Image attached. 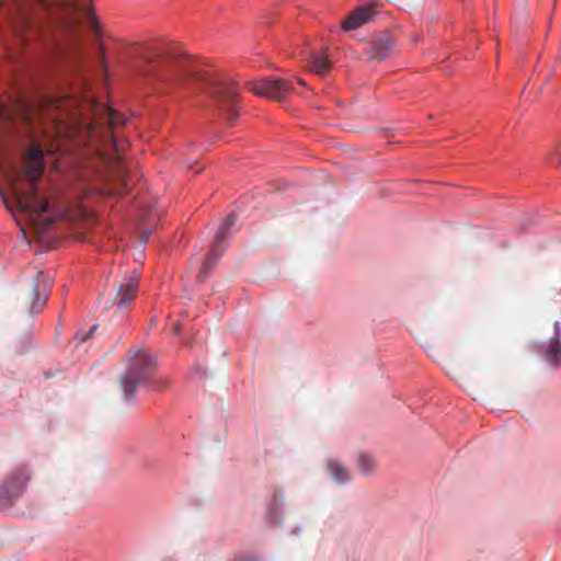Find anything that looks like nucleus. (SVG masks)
I'll list each match as a JSON object with an SVG mask.
<instances>
[{
  "label": "nucleus",
  "instance_id": "nucleus-1",
  "mask_svg": "<svg viewBox=\"0 0 561 561\" xmlns=\"http://www.w3.org/2000/svg\"><path fill=\"white\" fill-rule=\"evenodd\" d=\"M139 75L165 90L181 87L186 80H192L213 96L219 114L228 123L238 117L237 88L214 72L202 73L190 57L175 49L162 48L147 55Z\"/></svg>",
  "mask_w": 561,
  "mask_h": 561
},
{
  "label": "nucleus",
  "instance_id": "nucleus-2",
  "mask_svg": "<svg viewBox=\"0 0 561 561\" xmlns=\"http://www.w3.org/2000/svg\"><path fill=\"white\" fill-rule=\"evenodd\" d=\"M11 23L20 44L51 26L76 28L84 24L95 34L99 23L90 0H14Z\"/></svg>",
  "mask_w": 561,
  "mask_h": 561
},
{
  "label": "nucleus",
  "instance_id": "nucleus-3",
  "mask_svg": "<svg viewBox=\"0 0 561 561\" xmlns=\"http://www.w3.org/2000/svg\"><path fill=\"white\" fill-rule=\"evenodd\" d=\"M44 151L32 148L24 161V170L15 171L9 179L12 198L0 188V198L9 211L18 208L35 224L42 214L49 209L48 202L43 198L36 187L42 178Z\"/></svg>",
  "mask_w": 561,
  "mask_h": 561
},
{
  "label": "nucleus",
  "instance_id": "nucleus-4",
  "mask_svg": "<svg viewBox=\"0 0 561 561\" xmlns=\"http://www.w3.org/2000/svg\"><path fill=\"white\" fill-rule=\"evenodd\" d=\"M123 114L103 104L93 105V119L88 126V138L92 146L101 150L103 160L126 186V171L121 147L117 142V128L125 125Z\"/></svg>",
  "mask_w": 561,
  "mask_h": 561
},
{
  "label": "nucleus",
  "instance_id": "nucleus-5",
  "mask_svg": "<svg viewBox=\"0 0 561 561\" xmlns=\"http://www.w3.org/2000/svg\"><path fill=\"white\" fill-rule=\"evenodd\" d=\"M126 371L122 375L119 383L124 398L133 399L137 387L149 380L150 371L156 366V358L147 348H130L126 354Z\"/></svg>",
  "mask_w": 561,
  "mask_h": 561
},
{
  "label": "nucleus",
  "instance_id": "nucleus-6",
  "mask_svg": "<svg viewBox=\"0 0 561 561\" xmlns=\"http://www.w3.org/2000/svg\"><path fill=\"white\" fill-rule=\"evenodd\" d=\"M237 216L229 214L219 227L206 259L201 267L198 279L201 282L208 275L210 270L217 264L219 257L225 251V241L230 237L231 228L236 225Z\"/></svg>",
  "mask_w": 561,
  "mask_h": 561
},
{
  "label": "nucleus",
  "instance_id": "nucleus-7",
  "mask_svg": "<svg viewBox=\"0 0 561 561\" xmlns=\"http://www.w3.org/2000/svg\"><path fill=\"white\" fill-rule=\"evenodd\" d=\"M237 216L229 214L219 227L206 259L201 267L198 279L201 282L208 275L210 270L217 264L219 257L225 251V241L230 237L231 228L236 225Z\"/></svg>",
  "mask_w": 561,
  "mask_h": 561
},
{
  "label": "nucleus",
  "instance_id": "nucleus-8",
  "mask_svg": "<svg viewBox=\"0 0 561 561\" xmlns=\"http://www.w3.org/2000/svg\"><path fill=\"white\" fill-rule=\"evenodd\" d=\"M248 87L254 94L265 96L274 101H283L295 91L293 83L283 78L261 79L249 82Z\"/></svg>",
  "mask_w": 561,
  "mask_h": 561
},
{
  "label": "nucleus",
  "instance_id": "nucleus-9",
  "mask_svg": "<svg viewBox=\"0 0 561 561\" xmlns=\"http://www.w3.org/2000/svg\"><path fill=\"white\" fill-rule=\"evenodd\" d=\"M49 290L50 284L48 277L43 272H37L31 291L26 298L27 313H38L44 308L49 296Z\"/></svg>",
  "mask_w": 561,
  "mask_h": 561
},
{
  "label": "nucleus",
  "instance_id": "nucleus-10",
  "mask_svg": "<svg viewBox=\"0 0 561 561\" xmlns=\"http://www.w3.org/2000/svg\"><path fill=\"white\" fill-rule=\"evenodd\" d=\"M382 4L378 1H370L362 4L344 19L342 28L346 32L354 31L369 23L380 12Z\"/></svg>",
  "mask_w": 561,
  "mask_h": 561
},
{
  "label": "nucleus",
  "instance_id": "nucleus-11",
  "mask_svg": "<svg viewBox=\"0 0 561 561\" xmlns=\"http://www.w3.org/2000/svg\"><path fill=\"white\" fill-rule=\"evenodd\" d=\"M27 481L25 470L15 471L0 489V503L11 505L13 501L21 494L23 486Z\"/></svg>",
  "mask_w": 561,
  "mask_h": 561
},
{
  "label": "nucleus",
  "instance_id": "nucleus-12",
  "mask_svg": "<svg viewBox=\"0 0 561 561\" xmlns=\"http://www.w3.org/2000/svg\"><path fill=\"white\" fill-rule=\"evenodd\" d=\"M393 47L394 43L390 36H380L369 43L367 58L371 61H381L392 53Z\"/></svg>",
  "mask_w": 561,
  "mask_h": 561
},
{
  "label": "nucleus",
  "instance_id": "nucleus-13",
  "mask_svg": "<svg viewBox=\"0 0 561 561\" xmlns=\"http://www.w3.org/2000/svg\"><path fill=\"white\" fill-rule=\"evenodd\" d=\"M68 104V100L65 96L61 98H45L39 104L38 115L39 119L48 118L54 123L61 119V116L55 114V112H60Z\"/></svg>",
  "mask_w": 561,
  "mask_h": 561
},
{
  "label": "nucleus",
  "instance_id": "nucleus-14",
  "mask_svg": "<svg viewBox=\"0 0 561 561\" xmlns=\"http://www.w3.org/2000/svg\"><path fill=\"white\" fill-rule=\"evenodd\" d=\"M138 283L139 275L136 272H133V274L122 283L117 291L118 304L121 306L130 302L135 298Z\"/></svg>",
  "mask_w": 561,
  "mask_h": 561
},
{
  "label": "nucleus",
  "instance_id": "nucleus-15",
  "mask_svg": "<svg viewBox=\"0 0 561 561\" xmlns=\"http://www.w3.org/2000/svg\"><path fill=\"white\" fill-rule=\"evenodd\" d=\"M333 62L325 54L312 53L308 59V69L311 73L324 77L332 69Z\"/></svg>",
  "mask_w": 561,
  "mask_h": 561
},
{
  "label": "nucleus",
  "instance_id": "nucleus-16",
  "mask_svg": "<svg viewBox=\"0 0 561 561\" xmlns=\"http://www.w3.org/2000/svg\"><path fill=\"white\" fill-rule=\"evenodd\" d=\"M545 358L554 368L561 366V340L558 334L548 342Z\"/></svg>",
  "mask_w": 561,
  "mask_h": 561
},
{
  "label": "nucleus",
  "instance_id": "nucleus-17",
  "mask_svg": "<svg viewBox=\"0 0 561 561\" xmlns=\"http://www.w3.org/2000/svg\"><path fill=\"white\" fill-rule=\"evenodd\" d=\"M328 470L331 477L340 484L347 483L352 480V476L347 468L335 459H330L327 462Z\"/></svg>",
  "mask_w": 561,
  "mask_h": 561
},
{
  "label": "nucleus",
  "instance_id": "nucleus-18",
  "mask_svg": "<svg viewBox=\"0 0 561 561\" xmlns=\"http://www.w3.org/2000/svg\"><path fill=\"white\" fill-rule=\"evenodd\" d=\"M357 467L363 474H373L377 468L375 458L367 453H360L357 457Z\"/></svg>",
  "mask_w": 561,
  "mask_h": 561
},
{
  "label": "nucleus",
  "instance_id": "nucleus-19",
  "mask_svg": "<svg viewBox=\"0 0 561 561\" xmlns=\"http://www.w3.org/2000/svg\"><path fill=\"white\" fill-rule=\"evenodd\" d=\"M11 112L3 104L0 103V135L4 131L7 125L11 119Z\"/></svg>",
  "mask_w": 561,
  "mask_h": 561
},
{
  "label": "nucleus",
  "instance_id": "nucleus-20",
  "mask_svg": "<svg viewBox=\"0 0 561 561\" xmlns=\"http://www.w3.org/2000/svg\"><path fill=\"white\" fill-rule=\"evenodd\" d=\"M18 106L23 118L28 123H32L36 116L34 110L30 108L28 105H26L24 102H19Z\"/></svg>",
  "mask_w": 561,
  "mask_h": 561
},
{
  "label": "nucleus",
  "instance_id": "nucleus-21",
  "mask_svg": "<svg viewBox=\"0 0 561 561\" xmlns=\"http://www.w3.org/2000/svg\"><path fill=\"white\" fill-rule=\"evenodd\" d=\"M549 160L554 163V164H558L561 162V151L559 150H556L550 157H549Z\"/></svg>",
  "mask_w": 561,
  "mask_h": 561
},
{
  "label": "nucleus",
  "instance_id": "nucleus-22",
  "mask_svg": "<svg viewBox=\"0 0 561 561\" xmlns=\"http://www.w3.org/2000/svg\"><path fill=\"white\" fill-rule=\"evenodd\" d=\"M98 325L94 324L92 325L89 331L85 333V335L81 339V341H85L89 336H91L93 334V332L96 330Z\"/></svg>",
  "mask_w": 561,
  "mask_h": 561
},
{
  "label": "nucleus",
  "instance_id": "nucleus-23",
  "mask_svg": "<svg viewBox=\"0 0 561 561\" xmlns=\"http://www.w3.org/2000/svg\"><path fill=\"white\" fill-rule=\"evenodd\" d=\"M173 332L175 334H179L180 333V324L179 323H175L174 327H173Z\"/></svg>",
  "mask_w": 561,
  "mask_h": 561
},
{
  "label": "nucleus",
  "instance_id": "nucleus-24",
  "mask_svg": "<svg viewBox=\"0 0 561 561\" xmlns=\"http://www.w3.org/2000/svg\"><path fill=\"white\" fill-rule=\"evenodd\" d=\"M297 81L301 84V85H307L306 81L301 78H298Z\"/></svg>",
  "mask_w": 561,
  "mask_h": 561
},
{
  "label": "nucleus",
  "instance_id": "nucleus-25",
  "mask_svg": "<svg viewBox=\"0 0 561 561\" xmlns=\"http://www.w3.org/2000/svg\"><path fill=\"white\" fill-rule=\"evenodd\" d=\"M50 222H51V220H50V219L46 220V222L43 225V227H44V228L48 227V226L50 225Z\"/></svg>",
  "mask_w": 561,
  "mask_h": 561
},
{
  "label": "nucleus",
  "instance_id": "nucleus-26",
  "mask_svg": "<svg viewBox=\"0 0 561 561\" xmlns=\"http://www.w3.org/2000/svg\"><path fill=\"white\" fill-rule=\"evenodd\" d=\"M149 234H150V232H148L147 234H145V236L142 237V242H147V239H148V236H149Z\"/></svg>",
  "mask_w": 561,
  "mask_h": 561
}]
</instances>
